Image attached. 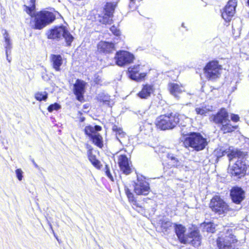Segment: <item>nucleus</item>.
Segmentation results:
<instances>
[{
	"label": "nucleus",
	"mask_w": 249,
	"mask_h": 249,
	"mask_svg": "<svg viewBox=\"0 0 249 249\" xmlns=\"http://www.w3.org/2000/svg\"><path fill=\"white\" fill-rule=\"evenodd\" d=\"M48 94L45 91H37L35 93V98L38 101H46L48 98Z\"/></svg>",
	"instance_id": "obj_28"
},
{
	"label": "nucleus",
	"mask_w": 249,
	"mask_h": 249,
	"mask_svg": "<svg viewBox=\"0 0 249 249\" xmlns=\"http://www.w3.org/2000/svg\"><path fill=\"white\" fill-rule=\"evenodd\" d=\"M105 173H106V174L107 175V176L112 181L113 180V177L111 175V173H110V170H109V168L108 166V165H106V166H105Z\"/></svg>",
	"instance_id": "obj_40"
},
{
	"label": "nucleus",
	"mask_w": 249,
	"mask_h": 249,
	"mask_svg": "<svg viewBox=\"0 0 249 249\" xmlns=\"http://www.w3.org/2000/svg\"><path fill=\"white\" fill-rule=\"evenodd\" d=\"M35 6L33 5L31 7H26V11L31 17H35V27L36 29L41 30L51 23L55 19L54 14L49 11H43L34 14Z\"/></svg>",
	"instance_id": "obj_2"
},
{
	"label": "nucleus",
	"mask_w": 249,
	"mask_h": 249,
	"mask_svg": "<svg viewBox=\"0 0 249 249\" xmlns=\"http://www.w3.org/2000/svg\"><path fill=\"white\" fill-rule=\"evenodd\" d=\"M230 195L232 201L236 204H240L245 198L244 191L239 187L232 188Z\"/></svg>",
	"instance_id": "obj_17"
},
{
	"label": "nucleus",
	"mask_w": 249,
	"mask_h": 249,
	"mask_svg": "<svg viewBox=\"0 0 249 249\" xmlns=\"http://www.w3.org/2000/svg\"><path fill=\"white\" fill-rule=\"evenodd\" d=\"M197 114L205 115L206 113L210 111V109L206 108L205 107H197L195 109Z\"/></svg>",
	"instance_id": "obj_35"
},
{
	"label": "nucleus",
	"mask_w": 249,
	"mask_h": 249,
	"mask_svg": "<svg viewBox=\"0 0 249 249\" xmlns=\"http://www.w3.org/2000/svg\"><path fill=\"white\" fill-rule=\"evenodd\" d=\"M221 125V126L220 129L223 132V133L231 132L236 129V127L235 126H233L231 124V121L230 120Z\"/></svg>",
	"instance_id": "obj_26"
},
{
	"label": "nucleus",
	"mask_w": 249,
	"mask_h": 249,
	"mask_svg": "<svg viewBox=\"0 0 249 249\" xmlns=\"http://www.w3.org/2000/svg\"><path fill=\"white\" fill-rule=\"evenodd\" d=\"M47 34L49 39L59 40L64 38L68 46L71 45L74 38L67 29L63 26H56L48 31Z\"/></svg>",
	"instance_id": "obj_6"
},
{
	"label": "nucleus",
	"mask_w": 249,
	"mask_h": 249,
	"mask_svg": "<svg viewBox=\"0 0 249 249\" xmlns=\"http://www.w3.org/2000/svg\"><path fill=\"white\" fill-rule=\"evenodd\" d=\"M34 163L35 166L36 168H38V165L35 162H34Z\"/></svg>",
	"instance_id": "obj_44"
},
{
	"label": "nucleus",
	"mask_w": 249,
	"mask_h": 249,
	"mask_svg": "<svg viewBox=\"0 0 249 249\" xmlns=\"http://www.w3.org/2000/svg\"><path fill=\"white\" fill-rule=\"evenodd\" d=\"M236 5V0H230L228 2L221 14L223 18L226 22H229L233 16Z\"/></svg>",
	"instance_id": "obj_15"
},
{
	"label": "nucleus",
	"mask_w": 249,
	"mask_h": 249,
	"mask_svg": "<svg viewBox=\"0 0 249 249\" xmlns=\"http://www.w3.org/2000/svg\"><path fill=\"white\" fill-rule=\"evenodd\" d=\"M118 163L121 171L124 174L127 175L131 173V163L125 155H121L119 156Z\"/></svg>",
	"instance_id": "obj_16"
},
{
	"label": "nucleus",
	"mask_w": 249,
	"mask_h": 249,
	"mask_svg": "<svg viewBox=\"0 0 249 249\" xmlns=\"http://www.w3.org/2000/svg\"><path fill=\"white\" fill-rule=\"evenodd\" d=\"M98 99L102 102L104 105H107L108 106H111V101L110 96L107 95H105L104 93H102L99 95Z\"/></svg>",
	"instance_id": "obj_31"
},
{
	"label": "nucleus",
	"mask_w": 249,
	"mask_h": 249,
	"mask_svg": "<svg viewBox=\"0 0 249 249\" xmlns=\"http://www.w3.org/2000/svg\"><path fill=\"white\" fill-rule=\"evenodd\" d=\"M174 227L176 233L181 243L191 244L195 247L200 245L201 238L198 231L194 230L188 234H184L186 229L185 227L180 224H175Z\"/></svg>",
	"instance_id": "obj_3"
},
{
	"label": "nucleus",
	"mask_w": 249,
	"mask_h": 249,
	"mask_svg": "<svg viewBox=\"0 0 249 249\" xmlns=\"http://www.w3.org/2000/svg\"><path fill=\"white\" fill-rule=\"evenodd\" d=\"M51 59L53 69L56 71H60V66L63 63L62 56L60 55L52 54Z\"/></svg>",
	"instance_id": "obj_24"
},
{
	"label": "nucleus",
	"mask_w": 249,
	"mask_h": 249,
	"mask_svg": "<svg viewBox=\"0 0 249 249\" xmlns=\"http://www.w3.org/2000/svg\"><path fill=\"white\" fill-rule=\"evenodd\" d=\"M61 108V106L57 103H54L49 106L48 107V110L50 112H52L53 110H57Z\"/></svg>",
	"instance_id": "obj_36"
},
{
	"label": "nucleus",
	"mask_w": 249,
	"mask_h": 249,
	"mask_svg": "<svg viewBox=\"0 0 249 249\" xmlns=\"http://www.w3.org/2000/svg\"><path fill=\"white\" fill-rule=\"evenodd\" d=\"M8 54L7 56V60L10 62V60L9 59V58H8Z\"/></svg>",
	"instance_id": "obj_45"
},
{
	"label": "nucleus",
	"mask_w": 249,
	"mask_h": 249,
	"mask_svg": "<svg viewBox=\"0 0 249 249\" xmlns=\"http://www.w3.org/2000/svg\"><path fill=\"white\" fill-rule=\"evenodd\" d=\"M167 157L168 160H171V163L173 164V166L176 167H178L181 166V162L176 156H175L174 154L168 153L167 155Z\"/></svg>",
	"instance_id": "obj_32"
},
{
	"label": "nucleus",
	"mask_w": 249,
	"mask_h": 249,
	"mask_svg": "<svg viewBox=\"0 0 249 249\" xmlns=\"http://www.w3.org/2000/svg\"><path fill=\"white\" fill-rule=\"evenodd\" d=\"M110 30L114 35L116 36H119L120 35V31L115 26L111 27Z\"/></svg>",
	"instance_id": "obj_39"
},
{
	"label": "nucleus",
	"mask_w": 249,
	"mask_h": 249,
	"mask_svg": "<svg viewBox=\"0 0 249 249\" xmlns=\"http://www.w3.org/2000/svg\"><path fill=\"white\" fill-rule=\"evenodd\" d=\"M210 207L213 212L219 214L225 213L228 208L226 203L218 196L212 198L210 203Z\"/></svg>",
	"instance_id": "obj_11"
},
{
	"label": "nucleus",
	"mask_w": 249,
	"mask_h": 249,
	"mask_svg": "<svg viewBox=\"0 0 249 249\" xmlns=\"http://www.w3.org/2000/svg\"><path fill=\"white\" fill-rule=\"evenodd\" d=\"M85 83L82 80L77 79L74 84V93L76 96L77 99L81 101L83 99Z\"/></svg>",
	"instance_id": "obj_18"
},
{
	"label": "nucleus",
	"mask_w": 249,
	"mask_h": 249,
	"mask_svg": "<svg viewBox=\"0 0 249 249\" xmlns=\"http://www.w3.org/2000/svg\"><path fill=\"white\" fill-rule=\"evenodd\" d=\"M205 229L208 232L213 233L215 231V227L213 223H208L205 226Z\"/></svg>",
	"instance_id": "obj_37"
},
{
	"label": "nucleus",
	"mask_w": 249,
	"mask_h": 249,
	"mask_svg": "<svg viewBox=\"0 0 249 249\" xmlns=\"http://www.w3.org/2000/svg\"><path fill=\"white\" fill-rule=\"evenodd\" d=\"M35 0H31L32 2V3L34 2H35Z\"/></svg>",
	"instance_id": "obj_46"
},
{
	"label": "nucleus",
	"mask_w": 249,
	"mask_h": 249,
	"mask_svg": "<svg viewBox=\"0 0 249 249\" xmlns=\"http://www.w3.org/2000/svg\"><path fill=\"white\" fill-rule=\"evenodd\" d=\"M182 134L187 136L184 142L185 145L197 151L204 149L207 145V140L199 133L191 132L187 134L183 132Z\"/></svg>",
	"instance_id": "obj_4"
},
{
	"label": "nucleus",
	"mask_w": 249,
	"mask_h": 249,
	"mask_svg": "<svg viewBox=\"0 0 249 249\" xmlns=\"http://www.w3.org/2000/svg\"><path fill=\"white\" fill-rule=\"evenodd\" d=\"M154 88L153 85L146 84L143 85L141 91L138 93V96L141 99H147L154 92Z\"/></svg>",
	"instance_id": "obj_20"
},
{
	"label": "nucleus",
	"mask_w": 249,
	"mask_h": 249,
	"mask_svg": "<svg viewBox=\"0 0 249 249\" xmlns=\"http://www.w3.org/2000/svg\"><path fill=\"white\" fill-rule=\"evenodd\" d=\"M3 35L5 42L4 47L6 50V54L7 55L9 53H11L12 42L9 34L6 30H4Z\"/></svg>",
	"instance_id": "obj_25"
},
{
	"label": "nucleus",
	"mask_w": 249,
	"mask_h": 249,
	"mask_svg": "<svg viewBox=\"0 0 249 249\" xmlns=\"http://www.w3.org/2000/svg\"><path fill=\"white\" fill-rule=\"evenodd\" d=\"M98 50L103 53H110L115 50L114 44L112 43L101 41L98 44Z\"/></svg>",
	"instance_id": "obj_21"
},
{
	"label": "nucleus",
	"mask_w": 249,
	"mask_h": 249,
	"mask_svg": "<svg viewBox=\"0 0 249 249\" xmlns=\"http://www.w3.org/2000/svg\"><path fill=\"white\" fill-rule=\"evenodd\" d=\"M112 130L115 133L117 139L119 142L123 144L126 138V134L123 130L122 128L114 125L112 127Z\"/></svg>",
	"instance_id": "obj_23"
},
{
	"label": "nucleus",
	"mask_w": 249,
	"mask_h": 249,
	"mask_svg": "<svg viewBox=\"0 0 249 249\" xmlns=\"http://www.w3.org/2000/svg\"><path fill=\"white\" fill-rule=\"evenodd\" d=\"M117 3L107 2L105 6L102 16H99L98 21L104 24H111L112 22V16Z\"/></svg>",
	"instance_id": "obj_9"
},
{
	"label": "nucleus",
	"mask_w": 249,
	"mask_h": 249,
	"mask_svg": "<svg viewBox=\"0 0 249 249\" xmlns=\"http://www.w3.org/2000/svg\"><path fill=\"white\" fill-rule=\"evenodd\" d=\"M85 133L88 135L90 138L93 136L94 134H96L97 132H95V128L92 126H87L85 128Z\"/></svg>",
	"instance_id": "obj_34"
},
{
	"label": "nucleus",
	"mask_w": 249,
	"mask_h": 249,
	"mask_svg": "<svg viewBox=\"0 0 249 249\" xmlns=\"http://www.w3.org/2000/svg\"><path fill=\"white\" fill-rule=\"evenodd\" d=\"M168 89L170 93L176 98H178L179 95L184 91V88L177 83H170Z\"/></svg>",
	"instance_id": "obj_22"
},
{
	"label": "nucleus",
	"mask_w": 249,
	"mask_h": 249,
	"mask_svg": "<svg viewBox=\"0 0 249 249\" xmlns=\"http://www.w3.org/2000/svg\"><path fill=\"white\" fill-rule=\"evenodd\" d=\"M241 154V152L237 149H234L233 147H218L214 151V154L217 158H220L225 154H227L230 161L238 157Z\"/></svg>",
	"instance_id": "obj_12"
},
{
	"label": "nucleus",
	"mask_w": 249,
	"mask_h": 249,
	"mask_svg": "<svg viewBox=\"0 0 249 249\" xmlns=\"http://www.w3.org/2000/svg\"><path fill=\"white\" fill-rule=\"evenodd\" d=\"M115 59L117 65L123 66L132 63L134 59V56L128 52L121 51L116 53Z\"/></svg>",
	"instance_id": "obj_13"
},
{
	"label": "nucleus",
	"mask_w": 249,
	"mask_h": 249,
	"mask_svg": "<svg viewBox=\"0 0 249 249\" xmlns=\"http://www.w3.org/2000/svg\"><path fill=\"white\" fill-rule=\"evenodd\" d=\"M175 224L170 221L163 220L161 223V228L163 232H168Z\"/></svg>",
	"instance_id": "obj_33"
},
{
	"label": "nucleus",
	"mask_w": 249,
	"mask_h": 249,
	"mask_svg": "<svg viewBox=\"0 0 249 249\" xmlns=\"http://www.w3.org/2000/svg\"><path fill=\"white\" fill-rule=\"evenodd\" d=\"M248 4L249 5V0H248Z\"/></svg>",
	"instance_id": "obj_47"
},
{
	"label": "nucleus",
	"mask_w": 249,
	"mask_h": 249,
	"mask_svg": "<svg viewBox=\"0 0 249 249\" xmlns=\"http://www.w3.org/2000/svg\"><path fill=\"white\" fill-rule=\"evenodd\" d=\"M228 113L225 108H222L216 114L213 115V121L217 124H222L226 123L229 120Z\"/></svg>",
	"instance_id": "obj_19"
},
{
	"label": "nucleus",
	"mask_w": 249,
	"mask_h": 249,
	"mask_svg": "<svg viewBox=\"0 0 249 249\" xmlns=\"http://www.w3.org/2000/svg\"><path fill=\"white\" fill-rule=\"evenodd\" d=\"M237 241L232 233V230L225 228L219 234L217 245L219 249H234L232 244Z\"/></svg>",
	"instance_id": "obj_5"
},
{
	"label": "nucleus",
	"mask_w": 249,
	"mask_h": 249,
	"mask_svg": "<svg viewBox=\"0 0 249 249\" xmlns=\"http://www.w3.org/2000/svg\"><path fill=\"white\" fill-rule=\"evenodd\" d=\"M222 66L217 61H211L208 63L204 68V73L206 77L210 80H214L221 75Z\"/></svg>",
	"instance_id": "obj_8"
},
{
	"label": "nucleus",
	"mask_w": 249,
	"mask_h": 249,
	"mask_svg": "<svg viewBox=\"0 0 249 249\" xmlns=\"http://www.w3.org/2000/svg\"><path fill=\"white\" fill-rule=\"evenodd\" d=\"M189 122L190 118L183 115H177L171 113L157 117L155 124L157 128L165 130L174 128L178 124L182 126H185Z\"/></svg>",
	"instance_id": "obj_1"
},
{
	"label": "nucleus",
	"mask_w": 249,
	"mask_h": 249,
	"mask_svg": "<svg viewBox=\"0 0 249 249\" xmlns=\"http://www.w3.org/2000/svg\"><path fill=\"white\" fill-rule=\"evenodd\" d=\"M95 128V132H97L99 131H100L102 129L101 127L99 125H95L93 126Z\"/></svg>",
	"instance_id": "obj_42"
},
{
	"label": "nucleus",
	"mask_w": 249,
	"mask_h": 249,
	"mask_svg": "<svg viewBox=\"0 0 249 249\" xmlns=\"http://www.w3.org/2000/svg\"><path fill=\"white\" fill-rule=\"evenodd\" d=\"M143 66L140 65H134L128 69L129 77L137 81L143 79L146 76V73L143 72Z\"/></svg>",
	"instance_id": "obj_14"
},
{
	"label": "nucleus",
	"mask_w": 249,
	"mask_h": 249,
	"mask_svg": "<svg viewBox=\"0 0 249 249\" xmlns=\"http://www.w3.org/2000/svg\"><path fill=\"white\" fill-rule=\"evenodd\" d=\"M16 174L18 179L21 181L23 178V172L21 169H18L16 170Z\"/></svg>",
	"instance_id": "obj_38"
},
{
	"label": "nucleus",
	"mask_w": 249,
	"mask_h": 249,
	"mask_svg": "<svg viewBox=\"0 0 249 249\" xmlns=\"http://www.w3.org/2000/svg\"><path fill=\"white\" fill-rule=\"evenodd\" d=\"M130 0V4H133L135 2V0Z\"/></svg>",
	"instance_id": "obj_43"
},
{
	"label": "nucleus",
	"mask_w": 249,
	"mask_h": 249,
	"mask_svg": "<svg viewBox=\"0 0 249 249\" xmlns=\"http://www.w3.org/2000/svg\"><path fill=\"white\" fill-rule=\"evenodd\" d=\"M231 120L235 122H237L239 120V117L237 115L232 114L231 115Z\"/></svg>",
	"instance_id": "obj_41"
},
{
	"label": "nucleus",
	"mask_w": 249,
	"mask_h": 249,
	"mask_svg": "<svg viewBox=\"0 0 249 249\" xmlns=\"http://www.w3.org/2000/svg\"><path fill=\"white\" fill-rule=\"evenodd\" d=\"M242 152L238 157H236L235 159L237 158L235 163L233 164L230 163L228 169V172L231 176L241 178L243 177L246 172L247 166L245 160L241 158Z\"/></svg>",
	"instance_id": "obj_7"
},
{
	"label": "nucleus",
	"mask_w": 249,
	"mask_h": 249,
	"mask_svg": "<svg viewBox=\"0 0 249 249\" xmlns=\"http://www.w3.org/2000/svg\"><path fill=\"white\" fill-rule=\"evenodd\" d=\"M150 190L149 184L142 176H138L137 179L135 182L134 192L137 195H147Z\"/></svg>",
	"instance_id": "obj_10"
},
{
	"label": "nucleus",
	"mask_w": 249,
	"mask_h": 249,
	"mask_svg": "<svg viewBox=\"0 0 249 249\" xmlns=\"http://www.w3.org/2000/svg\"><path fill=\"white\" fill-rule=\"evenodd\" d=\"M90 139L92 140L93 143L100 148H102L103 144V138L102 137L98 132L96 134H94L93 136L90 137Z\"/></svg>",
	"instance_id": "obj_27"
},
{
	"label": "nucleus",
	"mask_w": 249,
	"mask_h": 249,
	"mask_svg": "<svg viewBox=\"0 0 249 249\" xmlns=\"http://www.w3.org/2000/svg\"><path fill=\"white\" fill-rule=\"evenodd\" d=\"M124 191L129 202L136 207H139L136 199L130 190L128 188H125Z\"/></svg>",
	"instance_id": "obj_29"
},
{
	"label": "nucleus",
	"mask_w": 249,
	"mask_h": 249,
	"mask_svg": "<svg viewBox=\"0 0 249 249\" xmlns=\"http://www.w3.org/2000/svg\"><path fill=\"white\" fill-rule=\"evenodd\" d=\"M89 160L91 163V164L97 169H100L102 164H101L100 161L98 160L95 156L92 154L91 153L89 154Z\"/></svg>",
	"instance_id": "obj_30"
}]
</instances>
